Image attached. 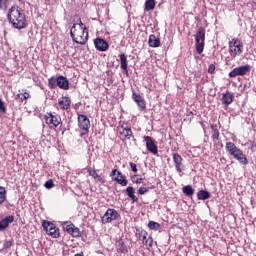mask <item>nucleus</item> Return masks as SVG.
<instances>
[{
    "label": "nucleus",
    "instance_id": "1",
    "mask_svg": "<svg viewBox=\"0 0 256 256\" xmlns=\"http://www.w3.org/2000/svg\"><path fill=\"white\" fill-rule=\"evenodd\" d=\"M7 17L15 29H25L27 27L25 14L21 13V9L18 6H12Z\"/></svg>",
    "mask_w": 256,
    "mask_h": 256
},
{
    "label": "nucleus",
    "instance_id": "2",
    "mask_svg": "<svg viewBox=\"0 0 256 256\" xmlns=\"http://www.w3.org/2000/svg\"><path fill=\"white\" fill-rule=\"evenodd\" d=\"M70 37L78 45H86L89 41V31L83 28L77 29V23H74L70 30Z\"/></svg>",
    "mask_w": 256,
    "mask_h": 256
},
{
    "label": "nucleus",
    "instance_id": "3",
    "mask_svg": "<svg viewBox=\"0 0 256 256\" xmlns=\"http://www.w3.org/2000/svg\"><path fill=\"white\" fill-rule=\"evenodd\" d=\"M226 151L229 152V155L234 157L236 161H239L241 165H249V160H247V156L243 154V151L235 145L233 142L226 143Z\"/></svg>",
    "mask_w": 256,
    "mask_h": 256
},
{
    "label": "nucleus",
    "instance_id": "4",
    "mask_svg": "<svg viewBox=\"0 0 256 256\" xmlns=\"http://www.w3.org/2000/svg\"><path fill=\"white\" fill-rule=\"evenodd\" d=\"M195 41H196V51L198 55H201V53H203V50L205 49V28L203 27L198 28L195 34Z\"/></svg>",
    "mask_w": 256,
    "mask_h": 256
},
{
    "label": "nucleus",
    "instance_id": "5",
    "mask_svg": "<svg viewBox=\"0 0 256 256\" xmlns=\"http://www.w3.org/2000/svg\"><path fill=\"white\" fill-rule=\"evenodd\" d=\"M229 53L233 58L243 53V42H241L239 38H233L232 41L229 42Z\"/></svg>",
    "mask_w": 256,
    "mask_h": 256
},
{
    "label": "nucleus",
    "instance_id": "6",
    "mask_svg": "<svg viewBox=\"0 0 256 256\" xmlns=\"http://www.w3.org/2000/svg\"><path fill=\"white\" fill-rule=\"evenodd\" d=\"M78 125L80 129V135H87L89 133V128L91 127V122L89 118L83 114L78 115Z\"/></svg>",
    "mask_w": 256,
    "mask_h": 256
},
{
    "label": "nucleus",
    "instance_id": "7",
    "mask_svg": "<svg viewBox=\"0 0 256 256\" xmlns=\"http://www.w3.org/2000/svg\"><path fill=\"white\" fill-rule=\"evenodd\" d=\"M42 227L46 231L47 235H50V237H53V239H59L60 232L54 223L49 221H44L42 224Z\"/></svg>",
    "mask_w": 256,
    "mask_h": 256
},
{
    "label": "nucleus",
    "instance_id": "8",
    "mask_svg": "<svg viewBox=\"0 0 256 256\" xmlns=\"http://www.w3.org/2000/svg\"><path fill=\"white\" fill-rule=\"evenodd\" d=\"M44 119L46 121V124L51 127H59L61 125V116L53 113H47L44 116Z\"/></svg>",
    "mask_w": 256,
    "mask_h": 256
},
{
    "label": "nucleus",
    "instance_id": "9",
    "mask_svg": "<svg viewBox=\"0 0 256 256\" xmlns=\"http://www.w3.org/2000/svg\"><path fill=\"white\" fill-rule=\"evenodd\" d=\"M250 71H251V66L249 65L236 67L229 73V77H239V76L247 75V73H249Z\"/></svg>",
    "mask_w": 256,
    "mask_h": 256
},
{
    "label": "nucleus",
    "instance_id": "10",
    "mask_svg": "<svg viewBox=\"0 0 256 256\" xmlns=\"http://www.w3.org/2000/svg\"><path fill=\"white\" fill-rule=\"evenodd\" d=\"M63 229H64V231L69 233V235H72V237H81V230H79V228L75 227V225L73 223L69 224L67 222H64Z\"/></svg>",
    "mask_w": 256,
    "mask_h": 256
},
{
    "label": "nucleus",
    "instance_id": "11",
    "mask_svg": "<svg viewBox=\"0 0 256 256\" xmlns=\"http://www.w3.org/2000/svg\"><path fill=\"white\" fill-rule=\"evenodd\" d=\"M144 141L146 142V149L152 153V155H157L159 150L157 148V144H155V140L150 136H144Z\"/></svg>",
    "mask_w": 256,
    "mask_h": 256
},
{
    "label": "nucleus",
    "instance_id": "12",
    "mask_svg": "<svg viewBox=\"0 0 256 256\" xmlns=\"http://www.w3.org/2000/svg\"><path fill=\"white\" fill-rule=\"evenodd\" d=\"M172 157H173V162H174L177 173H183V171H185V164H183V157H181L179 153H173Z\"/></svg>",
    "mask_w": 256,
    "mask_h": 256
},
{
    "label": "nucleus",
    "instance_id": "13",
    "mask_svg": "<svg viewBox=\"0 0 256 256\" xmlns=\"http://www.w3.org/2000/svg\"><path fill=\"white\" fill-rule=\"evenodd\" d=\"M119 217V212L115 209L109 208L102 217L103 223H111Z\"/></svg>",
    "mask_w": 256,
    "mask_h": 256
},
{
    "label": "nucleus",
    "instance_id": "14",
    "mask_svg": "<svg viewBox=\"0 0 256 256\" xmlns=\"http://www.w3.org/2000/svg\"><path fill=\"white\" fill-rule=\"evenodd\" d=\"M132 99L134 103L137 104L139 111H145V109H147V103L145 102V99L141 97L140 94L133 92Z\"/></svg>",
    "mask_w": 256,
    "mask_h": 256
},
{
    "label": "nucleus",
    "instance_id": "15",
    "mask_svg": "<svg viewBox=\"0 0 256 256\" xmlns=\"http://www.w3.org/2000/svg\"><path fill=\"white\" fill-rule=\"evenodd\" d=\"M94 45L97 51L104 52L107 51V49H109V43L106 42V40L103 38H96L94 40Z\"/></svg>",
    "mask_w": 256,
    "mask_h": 256
},
{
    "label": "nucleus",
    "instance_id": "16",
    "mask_svg": "<svg viewBox=\"0 0 256 256\" xmlns=\"http://www.w3.org/2000/svg\"><path fill=\"white\" fill-rule=\"evenodd\" d=\"M58 105L62 111H67L71 107V98L64 96L58 100Z\"/></svg>",
    "mask_w": 256,
    "mask_h": 256
},
{
    "label": "nucleus",
    "instance_id": "17",
    "mask_svg": "<svg viewBox=\"0 0 256 256\" xmlns=\"http://www.w3.org/2000/svg\"><path fill=\"white\" fill-rule=\"evenodd\" d=\"M57 87L60 89H63L64 91H67L69 89V80H67V77L65 76H59L57 77Z\"/></svg>",
    "mask_w": 256,
    "mask_h": 256
},
{
    "label": "nucleus",
    "instance_id": "18",
    "mask_svg": "<svg viewBox=\"0 0 256 256\" xmlns=\"http://www.w3.org/2000/svg\"><path fill=\"white\" fill-rule=\"evenodd\" d=\"M13 221H15V217H13L12 215L0 220V231H5L7 227H9V224L13 223Z\"/></svg>",
    "mask_w": 256,
    "mask_h": 256
},
{
    "label": "nucleus",
    "instance_id": "19",
    "mask_svg": "<svg viewBox=\"0 0 256 256\" xmlns=\"http://www.w3.org/2000/svg\"><path fill=\"white\" fill-rule=\"evenodd\" d=\"M126 195L133 201V203H139V198L135 196V188H133V186H128L126 188Z\"/></svg>",
    "mask_w": 256,
    "mask_h": 256
},
{
    "label": "nucleus",
    "instance_id": "20",
    "mask_svg": "<svg viewBox=\"0 0 256 256\" xmlns=\"http://www.w3.org/2000/svg\"><path fill=\"white\" fill-rule=\"evenodd\" d=\"M148 45L153 48L161 47V40L154 34L149 36Z\"/></svg>",
    "mask_w": 256,
    "mask_h": 256
},
{
    "label": "nucleus",
    "instance_id": "21",
    "mask_svg": "<svg viewBox=\"0 0 256 256\" xmlns=\"http://www.w3.org/2000/svg\"><path fill=\"white\" fill-rule=\"evenodd\" d=\"M233 93L226 91L225 93L222 94V103L223 105H231L233 103Z\"/></svg>",
    "mask_w": 256,
    "mask_h": 256
},
{
    "label": "nucleus",
    "instance_id": "22",
    "mask_svg": "<svg viewBox=\"0 0 256 256\" xmlns=\"http://www.w3.org/2000/svg\"><path fill=\"white\" fill-rule=\"evenodd\" d=\"M116 249L117 251L123 253L124 255L129 253V248H127V245H125V242H123V240L116 241Z\"/></svg>",
    "mask_w": 256,
    "mask_h": 256
},
{
    "label": "nucleus",
    "instance_id": "23",
    "mask_svg": "<svg viewBox=\"0 0 256 256\" xmlns=\"http://www.w3.org/2000/svg\"><path fill=\"white\" fill-rule=\"evenodd\" d=\"M199 201H206V199H211V193L207 190H200L197 193Z\"/></svg>",
    "mask_w": 256,
    "mask_h": 256
},
{
    "label": "nucleus",
    "instance_id": "24",
    "mask_svg": "<svg viewBox=\"0 0 256 256\" xmlns=\"http://www.w3.org/2000/svg\"><path fill=\"white\" fill-rule=\"evenodd\" d=\"M120 135H122V137H125V139H131V137L133 136V131H131V128L122 127L120 129Z\"/></svg>",
    "mask_w": 256,
    "mask_h": 256
},
{
    "label": "nucleus",
    "instance_id": "25",
    "mask_svg": "<svg viewBox=\"0 0 256 256\" xmlns=\"http://www.w3.org/2000/svg\"><path fill=\"white\" fill-rule=\"evenodd\" d=\"M119 177H120V178H119ZM114 180L116 181V183H118V184L121 185L122 187H127L128 181L125 179V176H123V174L114 177Z\"/></svg>",
    "mask_w": 256,
    "mask_h": 256
},
{
    "label": "nucleus",
    "instance_id": "26",
    "mask_svg": "<svg viewBox=\"0 0 256 256\" xmlns=\"http://www.w3.org/2000/svg\"><path fill=\"white\" fill-rule=\"evenodd\" d=\"M17 99H21V101L25 100V99H29V97H31L29 95V92H27V90L25 89H22V90H19V93L17 94Z\"/></svg>",
    "mask_w": 256,
    "mask_h": 256
},
{
    "label": "nucleus",
    "instance_id": "27",
    "mask_svg": "<svg viewBox=\"0 0 256 256\" xmlns=\"http://www.w3.org/2000/svg\"><path fill=\"white\" fill-rule=\"evenodd\" d=\"M182 191H183L184 195H186L187 197H191V195H193L195 193V190L193 189V187L191 185L184 186Z\"/></svg>",
    "mask_w": 256,
    "mask_h": 256
},
{
    "label": "nucleus",
    "instance_id": "28",
    "mask_svg": "<svg viewBox=\"0 0 256 256\" xmlns=\"http://www.w3.org/2000/svg\"><path fill=\"white\" fill-rule=\"evenodd\" d=\"M212 130V139L213 141H219V130L217 129V125H211Z\"/></svg>",
    "mask_w": 256,
    "mask_h": 256
},
{
    "label": "nucleus",
    "instance_id": "29",
    "mask_svg": "<svg viewBox=\"0 0 256 256\" xmlns=\"http://www.w3.org/2000/svg\"><path fill=\"white\" fill-rule=\"evenodd\" d=\"M4 201H7V190H5V187L0 186V205H3Z\"/></svg>",
    "mask_w": 256,
    "mask_h": 256
},
{
    "label": "nucleus",
    "instance_id": "30",
    "mask_svg": "<svg viewBox=\"0 0 256 256\" xmlns=\"http://www.w3.org/2000/svg\"><path fill=\"white\" fill-rule=\"evenodd\" d=\"M155 5H156L155 0H146L145 11H153V9H155Z\"/></svg>",
    "mask_w": 256,
    "mask_h": 256
},
{
    "label": "nucleus",
    "instance_id": "31",
    "mask_svg": "<svg viewBox=\"0 0 256 256\" xmlns=\"http://www.w3.org/2000/svg\"><path fill=\"white\" fill-rule=\"evenodd\" d=\"M120 63H121V69H123V71H126V73H127L128 72V70H127V56H125V54L120 55Z\"/></svg>",
    "mask_w": 256,
    "mask_h": 256
},
{
    "label": "nucleus",
    "instance_id": "32",
    "mask_svg": "<svg viewBox=\"0 0 256 256\" xmlns=\"http://www.w3.org/2000/svg\"><path fill=\"white\" fill-rule=\"evenodd\" d=\"M48 87L49 89H55L57 87V77L52 76L48 79Z\"/></svg>",
    "mask_w": 256,
    "mask_h": 256
},
{
    "label": "nucleus",
    "instance_id": "33",
    "mask_svg": "<svg viewBox=\"0 0 256 256\" xmlns=\"http://www.w3.org/2000/svg\"><path fill=\"white\" fill-rule=\"evenodd\" d=\"M149 229H152L153 231H159L161 229V224L155 222V221H150L148 223Z\"/></svg>",
    "mask_w": 256,
    "mask_h": 256
},
{
    "label": "nucleus",
    "instance_id": "34",
    "mask_svg": "<svg viewBox=\"0 0 256 256\" xmlns=\"http://www.w3.org/2000/svg\"><path fill=\"white\" fill-rule=\"evenodd\" d=\"M149 189H155L154 186L147 188L145 186H142L138 189V195H145L146 193H149Z\"/></svg>",
    "mask_w": 256,
    "mask_h": 256
},
{
    "label": "nucleus",
    "instance_id": "35",
    "mask_svg": "<svg viewBox=\"0 0 256 256\" xmlns=\"http://www.w3.org/2000/svg\"><path fill=\"white\" fill-rule=\"evenodd\" d=\"M92 177L93 179H97L99 183H105V180L97 173L96 170L92 171Z\"/></svg>",
    "mask_w": 256,
    "mask_h": 256
},
{
    "label": "nucleus",
    "instance_id": "36",
    "mask_svg": "<svg viewBox=\"0 0 256 256\" xmlns=\"http://www.w3.org/2000/svg\"><path fill=\"white\" fill-rule=\"evenodd\" d=\"M139 239H141L142 243L145 244V241H147V231L141 230L138 233Z\"/></svg>",
    "mask_w": 256,
    "mask_h": 256
},
{
    "label": "nucleus",
    "instance_id": "37",
    "mask_svg": "<svg viewBox=\"0 0 256 256\" xmlns=\"http://www.w3.org/2000/svg\"><path fill=\"white\" fill-rule=\"evenodd\" d=\"M44 187H46V189H53V187H55V184L53 183L52 179H49L45 182Z\"/></svg>",
    "mask_w": 256,
    "mask_h": 256
},
{
    "label": "nucleus",
    "instance_id": "38",
    "mask_svg": "<svg viewBox=\"0 0 256 256\" xmlns=\"http://www.w3.org/2000/svg\"><path fill=\"white\" fill-rule=\"evenodd\" d=\"M11 247H13V240H8L4 242L3 249L7 250L11 249Z\"/></svg>",
    "mask_w": 256,
    "mask_h": 256
},
{
    "label": "nucleus",
    "instance_id": "39",
    "mask_svg": "<svg viewBox=\"0 0 256 256\" xmlns=\"http://www.w3.org/2000/svg\"><path fill=\"white\" fill-rule=\"evenodd\" d=\"M0 113H7V108L5 107V102L0 99Z\"/></svg>",
    "mask_w": 256,
    "mask_h": 256
},
{
    "label": "nucleus",
    "instance_id": "40",
    "mask_svg": "<svg viewBox=\"0 0 256 256\" xmlns=\"http://www.w3.org/2000/svg\"><path fill=\"white\" fill-rule=\"evenodd\" d=\"M144 245H148L149 247H153V237L149 236L146 238V241L144 242Z\"/></svg>",
    "mask_w": 256,
    "mask_h": 256
},
{
    "label": "nucleus",
    "instance_id": "41",
    "mask_svg": "<svg viewBox=\"0 0 256 256\" xmlns=\"http://www.w3.org/2000/svg\"><path fill=\"white\" fill-rule=\"evenodd\" d=\"M78 21H79V23H78L79 27L76 28V29H82V31H87V27H86L85 24L81 21V18H79Z\"/></svg>",
    "mask_w": 256,
    "mask_h": 256
},
{
    "label": "nucleus",
    "instance_id": "42",
    "mask_svg": "<svg viewBox=\"0 0 256 256\" xmlns=\"http://www.w3.org/2000/svg\"><path fill=\"white\" fill-rule=\"evenodd\" d=\"M135 177H137V175L132 176L133 183H136L137 185H141V183H143V178H137L135 180Z\"/></svg>",
    "mask_w": 256,
    "mask_h": 256
},
{
    "label": "nucleus",
    "instance_id": "43",
    "mask_svg": "<svg viewBox=\"0 0 256 256\" xmlns=\"http://www.w3.org/2000/svg\"><path fill=\"white\" fill-rule=\"evenodd\" d=\"M7 1H9V0H0V9L1 10L7 9Z\"/></svg>",
    "mask_w": 256,
    "mask_h": 256
},
{
    "label": "nucleus",
    "instance_id": "44",
    "mask_svg": "<svg viewBox=\"0 0 256 256\" xmlns=\"http://www.w3.org/2000/svg\"><path fill=\"white\" fill-rule=\"evenodd\" d=\"M208 73L213 74L215 73V64H210L208 67Z\"/></svg>",
    "mask_w": 256,
    "mask_h": 256
},
{
    "label": "nucleus",
    "instance_id": "45",
    "mask_svg": "<svg viewBox=\"0 0 256 256\" xmlns=\"http://www.w3.org/2000/svg\"><path fill=\"white\" fill-rule=\"evenodd\" d=\"M115 175H117L116 177H119V175H121V172H119V170L114 169L111 174L110 177H115Z\"/></svg>",
    "mask_w": 256,
    "mask_h": 256
},
{
    "label": "nucleus",
    "instance_id": "46",
    "mask_svg": "<svg viewBox=\"0 0 256 256\" xmlns=\"http://www.w3.org/2000/svg\"><path fill=\"white\" fill-rule=\"evenodd\" d=\"M130 167L133 171V173H137V164L133 163V162H130Z\"/></svg>",
    "mask_w": 256,
    "mask_h": 256
},
{
    "label": "nucleus",
    "instance_id": "47",
    "mask_svg": "<svg viewBox=\"0 0 256 256\" xmlns=\"http://www.w3.org/2000/svg\"><path fill=\"white\" fill-rule=\"evenodd\" d=\"M251 151H256V143L251 144Z\"/></svg>",
    "mask_w": 256,
    "mask_h": 256
},
{
    "label": "nucleus",
    "instance_id": "48",
    "mask_svg": "<svg viewBox=\"0 0 256 256\" xmlns=\"http://www.w3.org/2000/svg\"><path fill=\"white\" fill-rule=\"evenodd\" d=\"M87 173L90 175V177H92V175H93V170H91V168H88V169H87Z\"/></svg>",
    "mask_w": 256,
    "mask_h": 256
},
{
    "label": "nucleus",
    "instance_id": "49",
    "mask_svg": "<svg viewBox=\"0 0 256 256\" xmlns=\"http://www.w3.org/2000/svg\"><path fill=\"white\" fill-rule=\"evenodd\" d=\"M201 127H203V129H205V124H203V122H200Z\"/></svg>",
    "mask_w": 256,
    "mask_h": 256
}]
</instances>
